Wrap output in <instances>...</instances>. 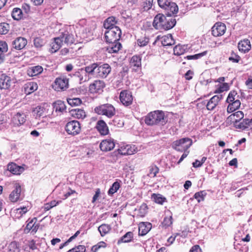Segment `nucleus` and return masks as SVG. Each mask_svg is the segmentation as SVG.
<instances>
[{
    "label": "nucleus",
    "instance_id": "obj_47",
    "mask_svg": "<svg viewBox=\"0 0 252 252\" xmlns=\"http://www.w3.org/2000/svg\"><path fill=\"white\" fill-rule=\"evenodd\" d=\"M152 198L157 203L162 205L166 201V198L163 197L159 194H153Z\"/></svg>",
    "mask_w": 252,
    "mask_h": 252
},
{
    "label": "nucleus",
    "instance_id": "obj_6",
    "mask_svg": "<svg viewBox=\"0 0 252 252\" xmlns=\"http://www.w3.org/2000/svg\"><path fill=\"white\" fill-rule=\"evenodd\" d=\"M121 30L118 27L107 30L105 32V37L107 42L118 41L121 37Z\"/></svg>",
    "mask_w": 252,
    "mask_h": 252
},
{
    "label": "nucleus",
    "instance_id": "obj_29",
    "mask_svg": "<svg viewBox=\"0 0 252 252\" xmlns=\"http://www.w3.org/2000/svg\"><path fill=\"white\" fill-rule=\"evenodd\" d=\"M28 207H23L19 208H17L13 210L12 214L13 217L15 219L21 218L24 214H25L28 211Z\"/></svg>",
    "mask_w": 252,
    "mask_h": 252
},
{
    "label": "nucleus",
    "instance_id": "obj_45",
    "mask_svg": "<svg viewBox=\"0 0 252 252\" xmlns=\"http://www.w3.org/2000/svg\"><path fill=\"white\" fill-rule=\"evenodd\" d=\"M120 187V184L118 181L115 182L108 190V194L109 195H112L118 191Z\"/></svg>",
    "mask_w": 252,
    "mask_h": 252
},
{
    "label": "nucleus",
    "instance_id": "obj_36",
    "mask_svg": "<svg viewBox=\"0 0 252 252\" xmlns=\"http://www.w3.org/2000/svg\"><path fill=\"white\" fill-rule=\"evenodd\" d=\"M19 248L18 243L13 241L10 243L5 249L4 252H19Z\"/></svg>",
    "mask_w": 252,
    "mask_h": 252
},
{
    "label": "nucleus",
    "instance_id": "obj_64",
    "mask_svg": "<svg viewBox=\"0 0 252 252\" xmlns=\"http://www.w3.org/2000/svg\"><path fill=\"white\" fill-rule=\"evenodd\" d=\"M76 252H86V247L83 245H79L75 247Z\"/></svg>",
    "mask_w": 252,
    "mask_h": 252
},
{
    "label": "nucleus",
    "instance_id": "obj_27",
    "mask_svg": "<svg viewBox=\"0 0 252 252\" xmlns=\"http://www.w3.org/2000/svg\"><path fill=\"white\" fill-rule=\"evenodd\" d=\"M110 43V45L107 48L109 53H117L122 48L121 44L118 41H115L114 43Z\"/></svg>",
    "mask_w": 252,
    "mask_h": 252
},
{
    "label": "nucleus",
    "instance_id": "obj_9",
    "mask_svg": "<svg viewBox=\"0 0 252 252\" xmlns=\"http://www.w3.org/2000/svg\"><path fill=\"white\" fill-rule=\"evenodd\" d=\"M105 87V84L103 80H96L90 84L89 90L91 94H100Z\"/></svg>",
    "mask_w": 252,
    "mask_h": 252
},
{
    "label": "nucleus",
    "instance_id": "obj_12",
    "mask_svg": "<svg viewBox=\"0 0 252 252\" xmlns=\"http://www.w3.org/2000/svg\"><path fill=\"white\" fill-rule=\"evenodd\" d=\"M14 188L9 194V198L11 202H16L21 199V187L19 183H15Z\"/></svg>",
    "mask_w": 252,
    "mask_h": 252
},
{
    "label": "nucleus",
    "instance_id": "obj_59",
    "mask_svg": "<svg viewBox=\"0 0 252 252\" xmlns=\"http://www.w3.org/2000/svg\"><path fill=\"white\" fill-rule=\"evenodd\" d=\"M7 45L4 41H0V52L3 53L7 51Z\"/></svg>",
    "mask_w": 252,
    "mask_h": 252
},
{
    "label": "nucleus",
    "instance_id": "obj_5",
    "mask_svg": "<svg viewBox=\"0 0 252 252\" xmlns=\"http://www.w3.org/2000/svg\"><path fill=\"white\" fill-rule=\"evenodd\" d=\"M192 140L188 137L176 140L172 144V147L177 151L185 152L192 145Z\"/></svg>",
    "mask_w": 252,
    "mask_h": 252
},
{
    "label": "nucleus",
    "instance_id": "obj_34",
    "mask_svg": "<svg viewBox=\"0 0 252 252\" xmlns=\"http://www.w3.org/2000/svg\"><path fill=\"white\" fill-rule=\"evenodd\" d=\"M97 64H92L91 65L86 67L85 68H82L80 69V73L81 74L87 75V73H93L95 75V69Z\"/></svg>",
    "mask_w": 252,
    "mask_h": 252
},
{
    "label": "nucleus",
    "instance_id": "obj_23",
    "mask_svg": "<svg viewBox=\"0 0 252 252\" xmlns=\"http://www.w3.org/2000/svg\"><path fill=\"white\" fill-rule=\"evenodd\" d=\"M64 45L63 39L61 35L54 38V41L51 44V52L55 53L63 45Z\"/></svg>",
    "mask_w": 252,
    "mask_h": 252
},
{
    "label": "nucleus",
    "instance_id": "obj_28",
    "mask_svg": "<svg viewBox=\"0 0 252 252\" xmlns=\"http://www.w3.org/2000/svg\"><path fill=\"white\" fill-rule=\"evenodd\" d=\"M42 71V67L41 66L37 65L29 68L27 70V74L30 77H32L39 74Z\"/></svg>",
    "mask_w": 252,
    "mask_h": 252
},
{
    "label": "nucleus",
    "instance_id": "obj_41",
    "mask_svg": "<svg viewBox=\"0 0 252 252\" xmlns=\"http://www.w3.org/2000/svg\"><path fill=\"white\" fill-rule=\"evenodd\" d=\"M187 50V46L178 45L174 48V54L176 55H181L183 54Z\"/></svg>",
    "mask_w": 252,
    "mask_h": 252
},
{
    "label": "nucleus",
    "instance_id": "obj_14",
    "mask_svg": "<svg viewBox=\"0 0 252 252\" xmlns=\"http://www.w3.org/2000/svg\"><path fill=\"white\" fill-rule=\"evenodd\" d=\"M137 151V148L134 145H123L118 150L119 153L122 155H131Z\"/></svg>",
    "mask_w": 252,
    "mask_h": 252
},
{
    "label": "nucleus",
    "instance_id": "obj_3",
    "mask_svg": "<svg viewBox=\"0 0 252 252\" xmlns=\"http://www.w3.org/2000/svg\"><path fill=\"white\" fill-rule=\"evenodd\" d=\"M94 111L97 114L105 116L108 118H111L116 114L115 107L109 103L99 105L94 108Z\"/></svg>",
    "mask_w": 252,
    "mask_h": 252
},
{
    "label": "nucleus",
    "instance_id": "obj_16",
    "mask_svg": "<svg viewBox=\"0 0 252 252\" xmlns=\"http://www.w3.org/2000/svg\"><path fill=\"white\" fill-rule=\"evenodd\" d=\"M115 142L112 139H107L102 140L99 144V148L103 152L110 151L114 149Z\"/></svg>",
    "mask_w": 252,
    "mask_h": 252
},
{
    "label": "nucleus",
    "instance_id": "obj_25",
    "mask_svg": "<svg viewBox=\"0 0 252 252\" xmlns=\"http://www.w3.org/2000/svg\"><path fill=\"white\" fill-rule=\"evenodd\" d=\"M244 117L243 112L241 111H238L234 113L231 114L227 118L228 120H230L232 121L234 124L237 122L239 123L240 121Z\"/></svg>",
    "mask_w": 252,
    "mask_h": 252
},
{
    "label": "nucleus",
    "instance_id": "obj_37",
    "mask_svg": "<svg viewBox=\"0 0 252 252\" xmlns=\"http://www.w3.org/2000/svg\"><path fill=\"white\" fill-rule=\"evenodd\" d=\"M72 117L76 119H84L86 117L85 112L80 109H72L70 111Z\"/></svg>",
    "mask_w": 252,
    "mask_h": 252
},
{
    "label": "nucleus",
    "instance_id": "obj_15",
    "mask_svg": "<svg viewBox=\"0 0 252 252\" xmlns=\"http://www.w3.org/2000/svg\"><path fill=\"white\" fill-rule=\"evenodd\" d=\"M12 79L10 77L5 74L0 76V89L1 90H8L12 84Z\"/></svg>",
    "mask_w": 252,
    "mask_h": 252
},
{
    "label": "nucleus",
    "instance_id": "obj_32",
    "mask_svg": "<svg viewBox=\"0 0 252 252\" xmlns=\"http://www.w3.org/2000/svg\"><path fill=\"white\" fill-rule=\"evenodd\" d=\"M161 42L163 46H170L175 43L172 36L170 34L162 36L161 38Z\"/></svg>",
    "mask_w": 252,
    "mask_h": 252
},
{
    "label": "nucleus",
    "instance_id": "obj_8",
    "mask_svg": "<svg viewBox=\"0 0 252 252\" xmlns=\"http://www.w3.org/2000/svg\"><path fill=\"white\" fill-rule=\"evenodd\" d=\"M65 130L69 134L75 135L79 134L81 131L80 123L77 121H72L68 122L65 126Z\"/></svg>",
    "mask_w": 252,
    "mask_h": 252
},
{
    "label": "nucleus",
    "instance_id": "obj_49",
    "mask_svg": "<svg viewBox=\"0 0 252 252\" xmlns=\"http://www.w3.org/2000/svg\"><path fill=\"white\" fill-rule=\"evenodd\" d=\"M45 44V41L40 37H36L33 40L34 46L37 49L41 48V47L43 46Z\"/></svg>",
    "mask_w": 252,
    "mask_h": 252
},
{
    "label": "nucleus",
    "instance_id": "obj_42",
    "mask_svg": "<svg viewBox=\"0 0 252 252\" xmlns=\"http://www.w3.org/2000/svg\"><path fill=\"white\" fill-rule=\"evenodd\" d=\"M45 111V108L44 107L38 106L33 109V113L36 118H40L43 116Z\"/></svg>",
    "mask_w": 252,
    "mask_h": 252
},
{
    "label": "nucleus",
    "instance_id": "obj_48",
    "mask_svg": "<svg viewBox=\"0 0 252 252\" xmlns=\"http://www.w3.org/2000/svg\"><path fill=\"white\" fill-rule=\"evenodd\" d=\"M229 86L227 83H223L218 85V87L215 90V93H220L228 90Z\"/></svg>",
    "mask_w": 252,
    "mask_h": 252
},
{
    "label": "nucleus",
    "instance_id": "obj_60",
    "mask_svg": "<svg viewBox=\"0 0 252 252\" xmlns=\"http://www.w3.org/2000/svg\"><path fill=\"white\" fill-rule=\"evenodd\" d=\"M240 57L238 55H237L234 53L231 54V56L229 57V60L230 61H232L233 62H235V63L239 62L240 61Z\"/></svg>",
    "mask_w": 252,
    "mask_h": 252
},
{
    "label": "nucleus",
    "instance_id": "obj_26",
    "mask_svg": "<svg viewBox=\"0 0 252 252\" xmlns=\"http://www.w3.org/2000/svg\"><path fill=\"white\" fill-rule=\"evenodd\" d=\"M26 122V115L24 113H17L13 118V122L15 125H23Z\"/></svg>",
    "mask_w": 252,
    "mask_h": 252
},
{
    "label": "nucleus",
    "instance_id": "obj_56",
    "mask_svg": "<svg viewBox=\"0 0 252 252\" xmlns=\"http://www.w3.org/2000/svg\"><path fill=\"white\" fill-rule=\"evenodd\" d=\"M36 222V219L33 218L31 220H30L28 223H27L26 227L24 230L25 233H28L31 230L32 227H33V225H34V222Z\"/></svg>",
    "mask_w": 252,
    "mask_h": 252
},
{
    "label": "nucleus",
    "instance_id": "obj_58",
    "mask_svg": "<svg viewBox=\"0 0 252 252\" xmlns=\"http://www.w3.org/2000/svg\"><path fill=\"white\" fill-rule=\"evenodd\" d=\"M149 42V38L143 37H141L137 40V44L141 47L146 46Z\"/></svg>",
    "mask_w": 252,
    "mask_h": 252
},
{
    "label": "nucleus",
    "instance_id": "obj_61",
    "mask_svg": "<svg viewBox=\"0 0 252 252\" xmlns=\"http://www.w3.org/2000/svg\"><path fill=\"white\" fill-rule=\"evenodd\" d=\"M141 61V58L139 55L133 56L131 60L130 63H140Z\"/></svg>",
    "mask_w": 252,
    "mask_h": 252
},
{
    "label": "nucleus",
    "instance_id": "obj_46",
    "mask_svg": "<svg viewBox=\"0 0 252 252\" xmlns=\"http://www.w3.org/2000/svg\"><path fill=\"white\" fill-rule=\"evenodd\" d=\"M239 96L237 95V93L236 91H231L228 94L226 102L228 103L233 101H236L237 98H238Z\"/></svg>",
    "mask_w": 252,
    "mask_h": 252
},
{
    "label": "nucleus",
    "instance_id": "obj_53",
    "mask_svg": "<svg viewBox=\"0 0 252 252\" xmlns=\"http://www.w3.org/2000/svg\"><path fill=\"white\" fill-rule=\"evenodd\" d=\"M67 100L68 103L72 106H78L80 105L82 102L81 100L79 98L77 97L68 98Z\"/></svg>",
    "mask_w": 252,
    "mask_h": 252
},
{
    "label": "nucleus",
    "instance_id": "obj_44",
    "mask_svg": "<svg viewBox=\"0 0 252 252\" xmlns=\"http://www.w3.org/2000/svg\"><path fill=\"white\" fill-rule=\"evenodd\" d=\"M173 223L172 217L171 213L169 212V214L166 215L162 222L163 226L165 228L168 227L172 225Z\"/></svg>",
    "mask_w": 252,
    "mask_h": 252
},
{
    "label": "nucleus",
    "instance_id": "obj_20",
    "mask_svg": "<svg viewBox=\"0 0 252 252\" xmlns=\"http://www.w3.org/2000/svg\"><path fill=\"white\" fill-rule=\"evenodd\" d=\"M27 44V39L22 37H19L17 38L12 42L13 47L17 50H21L24 48Z\"/></svg>",
    "mask_w": 252,
    "mask_h": 252
},
{
    "label": "nucleus",
    "instance_id": "obj_22",
    "mask_svg": "<svg viewBox=\"0 0 252 252\" xmlns=\"http://www.w3.org/2000/svg\"><path fill=\"white\" fill-rule=\"evenodd\" d=\"M152 224L148 222H142L139 225V234L141 236L145 235L151 230Z\"/></svg>",
    "mask_w": 252,
    "mask_h": 252
},
{
    "label": "nucleus",
    "instance_id": "obj_57",
    "mask_svg": "<svg viewBox=\"0 0 252 252\" xmlns=\"http://www.w3.org/2000/svg\"><path fill=\"white\" fill-rule=\"evenodd\" d=\"M159 169L156 166H152L148 173V176L151 178H153L156 176L158 172Z\"/></svg>",
    "mask_w": 252,
    "mask_h": 252
},
{
    "label": "nucleus",
    "instance_id": "obj_7",
    "mask_svg": "<svg viewBox=\"0 0 252 252\" xmlns=\"http://www.w3.org/2000/svg\"><path fill=\"white\" fill-rule=\"evenodd\" d=\"M68 87V79L65 77L57 78L52 85L53 89L56 91H64Z\"/></svg>",
    "mask_w": 252,
    "mask_h": 252
},
{
    "label": "nucleus",
    "instance_id": "obj_38",
    "mask_svg": "<svg viewBox=\"0 0 252 252\" xmlns=\"http://www.w3.org/2000/svg\"><path fill=\"white\" fill-rule=\"evenodd\" d=\"M111 230V227L109 224L103 223L98 227V230L102 237L108 234Z\"/></svg>",
    "mask_w": 252,
    "mask_h": 252
},
{
    "label": "nucleus",
    "instance_id": "obj_40",
    "mask_svg": "<svg viewBox=\"0 0 252 252\" xmlns=\"http://www.w3.org/2000/svg\"><path fill=\"white\" fill-rule=\"evenodd\" d=\"M133 237V234L132 232H128L122 236L118 241V244L121 243H128L130 242Z\"/></svg>",
    "mask_w": 252,
    "mask_h": 252
},
{
    "label": "nucleus",
    "instance_id": "obj_30",
    "mask_svg": "<svg viewBox=\"0 0 252 252\" xmlns=\"http://www.w3.org/2000/svg\"><path fill=\"white\" fill-rule=\"evenodd\" d=\"M228 105L227 108V111L228 113H230L238 109L240 105L241 102L238 98H237L236 101H233L230 103H228Z\"/></svg>",
    "mask_w": 252,
    "mask_h": 252
},
{
    "label": "nucleus",
    "instance_id": "obj_62",
    "mask_svg": "<svg viewBox=\"0 0 252 252\" xmlns=\"http://www.w3.org/2000/svg\"><path fill=\"white\" fill-rule=\"evenodd\" d=\"M100 194V189H97L95 190V194L93 197L92 202L94 203L98 198Z\"/></svg>",
    "mask_w": 252,
    "mask_h": 252
},
{
    "label": "nucleus",
    "instance_id": "obj_55",
    "mask_svg": "<svg viewBox=\"0 0 252 252\" xmlns=\"http://www.w3.org/2000/svg\"><path fill=\"white\" fill-rule=\"evenodd\" d=\"M153 0H145L142 4L144 11H148L152 7Z\"/></svg>",
    "mask_w": 252,
    "mask_h": 252
},
{
    "label": "nucleus",
    "instance_id": "obj_4",
    "mask_svg": "<svg viewBox=\"0 0 252 252\" xmlns=\"http://www.w3.org/2000/svg\"><path fill=\"white\" fill-rule=\"evenodd\" d=\"M158 5L164 9L169 16L177 14L178 12L177 5L171 0H158Z\"/></svg>",
    "mask_w": 252,
    "mask_h": 252
},
{
    "label": "nucleus",
    "instance_id": "obj_63",
    "mask_svg": "<svg viewBox=\"0 0 252 252\" xmlns=\"http://www.w3.org/2000/svg\"><path fill=\"white\" fill-rule=\"evenodd\" d=\"M193 72L191 70H189L185 74V77L186 80H190L192 78Z\"/></svg>",
    "mask_w": 252,
    "mask_h": 252
},
{
    "label": "nucleus",
    "instance_id": "obj_24",
    "mask_svg": "<svg viewBox=\"0 0 252 252\" xmlns=\"http://www.w3.org/2000/svg\"><path fill=\"white\" fill-rule=\"evenodd\" d=\"M238 48L240 51L244 53L248 52L251 48L250 41L248 39H244L238 43Z\"/></svg>",
    "mask_w": 252,
    "mask_h": 252
},
{
    "label": "nucleus",
    "instance_id": "obj_52",
    "mask_svg": "<svg viewBox=\"0 0 252 252\" xmlns=\"http://www.w3.org/2000/svg\"><path fill=\"white\" fill-rule=\"evenodd\" d=\"M106 244L103 241H100L98 242L96 245L93 246L92 247L91 251L92 252H97V251L100 248H106Z\"/></svg>",
    "mask_w": 252,
    "mask_h": 252
},
{
    "label": "nucleus",
    "instance_id": "obj_13",
    "mask_svg": "<svg viewBox=\"0 0 252 252\" xmlns=\"http://www.w3.org/2000/svg\"><path fill=\"white\" fill-rule=\"evenodd\" d=\"M226 29V26L224 24L218 22L212 27V33L214 36H220L224 34Z\"/></svg>",
    "mask_w": 252,
    "mask_h": 252
},
{
    "label": "nucleus",
    "instance_id": "obj_17",
    "mask_svg": "<svg viewBox=\"0 0 252 252\" xmlns=\"http://www.w3.org/2000/svg\"><path fill=\"white\" fill-rule=\"evenodd\" d=\"M222 98V95H216L213 96L207 102L206 104L207 109L208 110H214Z\"/></svg>",
    "mask_w": 252,
    "mask_h": 252
},
{
    "label": "nucleus",
    "instance_id": "obj_18",
    "mask_svg": "<svg viewBox=\"0 0 252 252\" xmlns=\"http://www.w3.org/2000/svg\"><path fill=\"white\" fill-rule=\"evenodd\" d=\"M234 126L237 128L246 129L252 128V119H245L239 123L237 122Z\"/></svg>",
    "mask_w": 252,
    "mask_h": 252
},
{
    "label": "nucleus",
    "instance_id": "obj_39",
    "mask_svg": "<svg viewBox=\"0 0 252 252\" xmlns=\"http://www.w3.org/2000/svg\"><path fill=\"white\" fill-rule=\"evenodd\" d=\"M54 108L56 112H63L65 110L66 106L63 101L57 100L53 104Z\"/></svg>",
    "mask_w": 252,
    "mask_h": 252
},
{
    "label": "nucleus",
    "instance_id": "obj_33",
    "mask_svg": "<svg viewBox=\"0 0 252 252\" xmlns=\"http://www.w3.org/2000/svg\"><path fill=\"white\" fill-rule=\"evenodd\" d=\"M38 88L37 84L35 82H31L27 83L25 86V91L26 93L30 94L35 91Z\"/></svg>",
    "mask_w": 252,
    "mask_h": 252
},
{
    "label": "nucleus",
    "instance_id": "obj_21",
    "mask_svg": "<svg viewBox=\"0 0 252 252\" xmlns=\"http://www.w3.org/2000/svg\"><path fill=\"white\" fill-rule=\"evenodd\" d=\"M96 128L101 135H106L108 134V127L105 122L103 120L97 121Z\"/></svg>",
    "mask_w": 252,
    "mask_h": 252
},
{
    "label": "nucleus",
    "instance_id": "obj_31",
    "mask_svg": "<svg viewBox=\"0 0 252 252\" xmlns=\"http://www.w3.org/2000/svg\"><path fill=\"white\" fill-rule=\"evenodd\" d=\"M117 23L116 18L114 17L111 16L106 19L103 24V26L106 30L116 27L115 24Z\"/></svg>",
    "mask_w": 252,
    "mask_h": 252
},
{
    "label": "nucleus",
    "instance_id": "obj_43",
    "mask_svg": "<svg viewBox=\"0 0 252 252\" xmlns=\"http://www.w3.org/2000/svg\"><path fill=\"white\" fill-rule=\"evenodd\" d=\"M12 17L16 20L21 19L23 16L22 11L20 8H14L12 12Z\"/></svg>",
    "mask_w": 252,
    "mask_h": 252
},
{
    "label": "nucleus",
    "instance_id": "obj_19",
    "mask_svg": "<svg viewBox=\"0 0 252 252\" xmlns=\"http://www.w3.org/2000/svg\"><path fill=\"white\" fill-rule=\"evenodd\" d=\"M7 169L14 175H20L24 170V168L23 167L18 166L13 162L7 165Z\"/></svg>",
    "mask_w": 252,
    "mask_h": 252
},
{
    "label": "nucleus",
    "instance_id": "obj_10",
    "mask_svg": "<svg viewBox=\"0 0 252 252\" xmlns=\"http://www.w3.org/2000/svg\"><path fill=\"white\" fill-rule=\"evenodd\" d=\"M120 100L125 106L131 105L133 101V96L131 93L127 90L122 91L120 94Z\"/></svg>",
    "mask_w": 252,
    "mask_h": 252
},
{
    "label": "nucleus",
    "instance_id": "obj_54",
    "mask_svg": "<svg viewBox=\"0 0 252 252\" xmlns=\"http://www.w3.org/2000/svg\"><path fill=\"white\" fill-rule=\"evenodd\" d=\"M9 26L6 23H1L0 24V34H5L9 31Z\"/></svg>",
    "mask_w": 252,
    "mask_h": 252
},
{
    "label": "nucleus",
    "instance_id": "obj_2",
    "mask_svg": "<svg viewBox=\"0 0 252 252\" xmlns=\"http://www.w3.org/2000/svg\"><path fill=\"white\" fill-rule=\"evenodd\" d=\"M164 114L162 111L157 110L150 112L145 118V123L149 126L164 123Z\"/></svg>",
    "mask_w": 252,
    "mask_h": 252
},
{
    "label": "nucleus",
    "instance_id": "obj_35",
    "mask_svg": "<svg viewBox=\"0 0 252 252\" xmlns=\"http://www.w3.org/2000/svg\"><path fill=\"white\" fill-rule=\"evenodd\" d=\"M61 36L63 39L64 44H66L67 45H71L74 41L73 35L68 33V32L63 33Z\"/></svg>",
    "mask_w": 252,
    "mask_h": 252
},
{
    "label": "nucleus",
    "instance_id": "obj_1",
    "mask_svg": "<svg viewBox=\"0 0 252 252\" xmlns=\"http://www.w3.org/2000/svg\"><path fill=\"white\" fill-rule=\"evenodd\" d=\"M167 17L163 14L159 13L154 18L153 25L157 30H169L176 25V19L169 16L166 12Z\"/></svg>",
    "mask_w": 252,
    "mask_h": 252
},
{
    "label": "nucleus",
    "instance_id": "obj_50",
    "mask_svg": "<svg viewBox=\"0 0 252 252\" xmlns=\"http://www.w3.org/2000/svg\"><path fill=\"white\" fill-rule=\"evenodd\" d=\"M206 194L205 191L202 190L196 192L194 195V197L197 200L198 202H200L204 200V197Z\"/></svg>",
    "mask_w": 252,
    "mask_h": 252
},
{
    "label": "nucleus",
    "instance_id": "obj_51",
    "mask_svg": "<svg viewBox=\"0 0 252 252\" xmlns=\"http://www.w3.org/2000/svg\"><path fill=\"white\" fill-rule=\"evenodd\" d=\"M207 53V52L206 51L202 53L196 54L193 55L187 56L186 57H185V58H186L188 60H197L206 56Z\"/></svg>",
    "mask_w": 252,
    "mask_h": 252
},
{
    "label": "nucleus",
    "instance_id": "obj_11",
    "mask_svg": "<svg viewBox=\"0 0 252 252\" xmlns=\"http://www.w3.org/2000/svg\"><path fill=\"white\" fill-rule=\"evenodd\" d=\"M111 71V67L109 64H102L100 65H96L95 75L101 78H105Z\"/></svg>",
    "mask_w": 252,
    "mask_h": 252
}]
</instances>
